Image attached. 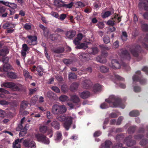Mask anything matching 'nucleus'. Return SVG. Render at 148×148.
Wrapping results in <instances>:
<instances>
[{
    "instance_id": "nucleus-1",
    "label": "nucleus",
    "mask_w": 148,
    "mask_h": 148,
    "mask_svg": "<svg viewBox=\"0 0 148 148\" xmlns=\"http://www.w3.org/2000/svg\"><path fill=\"white\" fill-rule=\"evenodd\" d=\"M105 101L109 103L111 107H119L122 109H124L125 106L119 98L114 95L110 96L108 99H106Z\"/></svg>"
},
{
    "instance_id": "nucleus-2",
    "label": "nucleus",
    "mask_w": 148,
    "mask_h": 148,
    "mask_svg": "<svg viewBox=\"0 0 148 148\" xmlns=\"http://www.w3.org/2000/svg\"><path fill=\"white\" fill-rule=\"evenodd\" d=\"M66 108L64 105L55 104L52 108V112L54 114H62L66 111Z\"/></svg>"
},
{
    "instance_id": "nucleus-3",
    "label": "nucleus",
    "mask_w": 148,
    "mask_h": 148,
    "mask_svg": "<svg viewBox=\"0 0 148 148\" xmlns=\"http://www.w3.org/2000/svg\"><path fill=\"white\" fill-rule=\"evenodd\" d=\"M74 118L71 116H69L66 118V116H64L57 117V119L60 121H63L66 120L64 126L66 130H68L69 128V127L72 123V121Z\"/></svg>"
},
{
    "instance_id": "nucleus-4",
    "label": "nucleus",
    "mask_w": 148,
    "mask_h": 148,
    "mask_svg": "<svg viewBox=\"0 0 148 148\" xmlns=\"http://www.w3.org/2000/svg\"><path fill=\"white\" fill-rule=\"evenodd\" d=\"M2 87L10 88L14 90H19V85L16 84L12 82L3 83L1 84Z\"/></svg>"
},
{
    "instance_id": "nucleus-5",
    "label": "nucleus",
    "mask_w": 148,
    "mask_h": 148,
    "mask_svg": "<svg viewBox=\"0 0 148 148\" xmlns=\"http://www.w3.org/2000/svg\"><path fill=\"white\" fill-rule=\"evenodd\" d=\"M35 136L37 138L38 141L39 142H41L46 144H49V138L43 134H36Z\"/></svg>"
},
{
    "instance_id": "nucleus-6",
    "label": "nucleus",
    "mask_w": 148,
    "mask_h": 148,
    "mask_svg": "<svg viewBox=\"0 0 148 148\" xmlns=\"http://www.w3.org/2000/svg\"><path fill=\"white\" fill-rule=\"evenodd\" d=\"M132 136H129L124 140V143H125L128 147H130L136 143V141L132 140Z\"/></svg>"
},
{
    "instance_id": "nucleus-7",
    "label": "nucleus",
    "mask_w": 148,
    "mask_h": 148,
    "mask_svg": "<svg viewBox=\"0 0 148 148\" xmlns=\"http://www.w3.org/2000/svg\"><path fill=\"white\" fill-rule=\"evenodd\" d=\"M109 66L113 69H119L121 67V65L119 62L115 59H113Z\"/></svg>"
},
{
    "instance_id": "nucleus-8",
    "label": "nucleus",
    "mask_w": 148,
    "mask_h": 148,
    "mask_svg": "<svg viewBox=\"0 0 148 148\" xmlns=\"http://www.w3.org/2000/svg\"><path fill=\"white\" fill-rule=\"evenodd\" d=\"M24 145L28 148H32L35 147V143L33 141H30L28 140H25L23 142Z\"/></svg>"
},
{
    "instance_id": "nucleus-9",
    "label": "nucleus",
    "mask_w": 148,
    "mask_h": 148,
    "mask_svg": "<svg viewBox=\"0 0 148 148\" xmlns=\"http://www.w3.org/2000/svg\"><path fill=\"white\" fill-rule=\"evenodd\" d=\"M92 84L90 81L88 79H86L82 83V86L84 89L89 88Z\"/></svg>"
},
{
    "instance_id": "nucleus-10",
    "label": "nucleus",
    "mask_w": 148,
    "mask_h": 148,
    "mask_svg": "<svg viewBox=\"0 0 148 148\" xmlns=\"http://www.w3.org/2000/svg\"><path fill=\"white\" fill-rule=\"evenodd\" d=\"M27 37L29 39L27 42L29 45H34L36 44L37 38L36 36H28Z\"/></svg>"
},
{
    "instance_id": "nucleus-11",
    "label": "nucleus",
    "mask_w": 148,
    "mask_h": 148,
    "mask_svg": "<svg viewBox=\"0 0 148 148\" xmlns=\"http://www.w3.org/2000/svg\"><path fill=\"white\" fill-rule=\"evenodd\" d=\"M12 69V67L9 64H5L3 65L2 67H0V71L1 72H7L9 70H11Z\"/></svg>"
},
{
    "instance_id": "nucleus-12",
    "label": "nucleus",
    "mask_w": 148,
    "mask_h": 148,
    "mask_svg": "<svg viewBox=\"0 0 148 148\" xmlns=\"http://www.w3.org/2000/svg\"><path fill=\"white\" fill-rule=\"evenodd\" d=\"M140 46L138 45L134 48L132 49L130 51L131 52L134 56L137 57L138 55V51L140 49Z\"/></svg>"
},
{
    "instance_id": "nucleus-13",
    "label": "nucleus",
    "mask_w": 148,
    "mask_h": 148,
    "mask_svg": "<svg viewBox=\"0 0 148 148\" xmlns=\"http://www.w3.org/2000/svg\"><path fill=\"white\" fill-rule=\"evenodd\" d=\"M112 142L109 140H106L104 143H102L101 145V148H110V147L112 144Z\"/></svg>"
},
{
    "instance_id": "nucleus-14",
    "label": "nucleus",
    "mask_w": 148,
    "mask_h": 148,
    "mask_svg": "<svg viewBox=\"0 0 148 148\" xmlns=\"http://www.w3.org/2000/svg\"><path fill=\"white\" fill-rule=\"evenodd\" d=\"M40 27L43 31V34L46 37H48L49 36V30L46 27L42 24L40 25Z\"/></svg>"
},
{
    "instance_id": "nucleus-15",
    "label": "nucleus",
    "mask_w": 148,
    "mask_h": 148,
    "mask_svg": "<svg viewBox=\"0 0 148 148\" xmlns=\"http://www.w3.org/2000/svg\"><path fill=\"white\" fill-rule=\"evenodd\" d=\"M80 59L82 61H88V55L84 53H80L79 56Z\"/></svg>"
},
{
    "instance_id": "nucleus-16",
    "label": "nucleus",
    "mask_w": 148,
    "mask_h": 148,
    "mask_svg": "<svg viewBox=\"0 0 148 148\" xmlns=\"http://www.w3.org/2000/svg\"><path fill=\"white\" fill-rule=\"evenodd\" d=\"M89 43L88 42H85L80 44L77 45H78L75 47L77 49H85L87 47V46Z\"/></svg>"
},
{
    "instance_id": "nucleus-17",
    "label": "nucleus",
    "mask_w": 148,
    "mask_h": 148,
    "mask_svg": "<svg viewBox=\"0 0 148 148\" xmlns=\"http://www.w3.org/2000/svg\"><path fill=\"white\" fill-rule=\"evenodd\" d=\"M88 52L90 54L92 53L93 54L97 53L99 51V50L96 47H95L92 48H88L87 50Z\"/></svg>"
},
{
    "instance_id": "nucleus-18",
    "label": "nucleus",
    "mask_w": 148,
    "mask_h": 148,
    "mask_svg": "<svg viewBox=\"0 0 148 148\" xmlns=\"http://www.w3.org/2000/svg\"><path fill=\"white\" fill-rule=\"evenodd\" d=\"M90 94L89 92L87 91H84L79 94L80 97L84 99L88 97L89 96Z\"/></svg>"
},
{
    "instance_id": "nucleus-19",
    "label": "nucleus",
    "mask_w": 148,
    "mask_h": 148,
    "mask_svg": "<svg viewBox=\"0 0 148 148\" xmlns=\"http://www.w3.org/2000/svg\"><path fill=\"white\" fill-rule=\"evenodd\" d=\"M82 37V34H78L77 37L73 41V42L75 45H77L79 44Z\"/></svg>"
},
{
    "instance_id": "nucleus-20",
    "label": "nucleus",
    "mask_w": 148,
    "mask_h": 148,
    "mask_svg": "<svg viewBox=\"0 0 148 148\" xmlns=\"http://www.w3.org/2000/svg\"><path fill=\"white\" fill-rule=\"evenodd\" d=\"M0 97L2 98H6V96L4 94H8L9 93V92L3 88H0Z\"/></svg>"
},
{
    "instance_id": "nucleus-21",
    "label": "nucleus",
    "mask_w": 148,
    "mask_h": 148,
    "mask_svg": "<svg viewBox=\"0 0 148 148\" xmlns=\"http://www.w3.org/2000/svg\"><path fill=\"white\" fill-rule=\"evenodd\" d=\"M75 34V32L73 31H68L66 34V37L68 38H73Z\"/></svg>"
},
{
    "instance_id": "nucleus-22",
    "label": "nucleus",
    "mask_w": 148,
    "mask_h": 148,
    "mask_svg": "<svg viewBox=\"0 0 148 148\" xmlns=\"http://www.w3.org/2000/svg\"><path fill=\"white\" fill-rule=\"evenodd\" d=\"M28 104V102L26 101H23L21 104L20 108V112L22 111L25 109L27 107Z\"/></svg>"
},
{
    "instance_id": "nucleus-23",
    "label": "nucleus",
    "mask_w": 148,
    "mask_h": 148,
    "mask_svg": "<svg viewBox=\"0 0 148 148\" xmlns=\"http://www.w3.org/2000/svg\"><path fill=\"white\" fill-rule=\"evenodd\" d=\"M9 50L7 48L0 50V56H5L9 53Z\"/></svg>"
},
{
    "instance_id": "nucleus-24",
    "label": "nucleus",
    "mask_w": 148,
    "mask_h": 148,
    "mask_svg": "<svg viewBox=\"0 0 148 148\" xmlns=\"http://www.w3.org/2000/svg\"><path fill=\"white\" fill-rule=\"evenodd\" d=\"M96 60L97 62L102 63H105L106 62V58L102 56L97 57Z\"/></svg>"
},
{
    "instance_id": "nucleus-25",
    "label": "nucleus",
    "mask_w": 148,
    "mask_h": 148,
    "mask_svg": "<svg viewBox=\"0 0 148 148\" xmlns=\"http://www.w3.org/2000/svg\"><path fill=\"white\" fill-rule=\"evenodd\" d=\"M51 121L50 120H48L45 123V125H40V130H47V127H50L49 123Z\"/></svg>"
},
{
    "instance_id": "nucleus-26",
    "label": "nucleus",
    "mask_w": 148,
    "mask_h": 148,
    "mask_svg": "<svg viewBox=\"0 0 148 148\" xmlns=\"http://www.w3.org/2000/svg\"><path fill=\"white\" fill-rule=\"evenodd\" d=\"M23 73L24 76L26 78H29L30 79L32 78V76L29 75V73L27 70L25 69H23Z\"/></svg>"
},
{
    "instance_id": "nucleus-27",
    "label": "nucleus",
    "mask_w": 148,
    "mask_h": 148,
    "mask_svg": "<svg viewBox=\"0 0 148 148\" xmlns=\"http://www.w3.org/2000/svg\"><path fill=\"white\" fill-rule=\"evenodd\" d=\"M71 100L74 103H77L79 101V99L76 95H73L71 97Z\"/></svg>"
},
{
    "instance_id": "nucleus-28",
    "label": "nucleus",
    "mask_w": 148,
    "mask_h": 148,
    "mask_svg": "<svg viewBox=\"0 0 148 148\" xmlns=\"http://www.w3.org/2000/svg\"><path fill=\"white\" fill-rule=\"evenodd\" d=\"M139 114V112L137 110H133L129 113V115L131 116H136Z\"/></svg>"
},
{
    "instance_id": "nucleus-29",
    "label": "nucleus",
    "mask_w": 148,
    "mask_h": 148,
    "mask_svg": "<svg viewBox=\"0 0 148 148\" xmlns=\"http://www.w3.org/2000/svg\"><path fill=\"white\" fill-rule=\"evenodd\" d=\"M64 2L60 0H56L54 1V4L58 7L62 6Z\"/></svg>"
},
{
    "instance_id": "nucleus-30",
    "label": "nucleus",
    "mask_w": 148,
    "mask_h": 148,
    "mask_svg": "<svg viewBox=\"0 0 148 148\" xmlns=\"http://www.w3.org/2000/svg\"><path fill=\"white\" fill-rule=\"evenodd\" d=\"M62 135L61 132L58 131L56 133V138L55 140L60 141L62 139Z\"/></svg>"
},
{
    "instance_id": "nucleus-31",
    "label": "nucleus",
    "mask_w": 148,
    "mask_h": 148,
    "mask_svg": "<svg viewBox=\"0 0 148 148\" xmlns=\"http://www.w3.org/2000/svg\"><path fill=\"white\" fill-rule=\"evenodd\" d=\"M100 70L101 72L106 73L109 71V69L105 66H102L100 67Z\"/></svg>"
},
{
    "instance_id": "nucleus-32",
    "label": "nucleus",
    "mask_w": 148,
    "mask_h": 148,
    "mask_svg": "<svg viewBox=\"0 0 148 148\" xmlns=\"http://www.w3.org/2000/svg\"><path fill=\"white\" fill-rule=\"evenodd\" d=\"M59 99L60 101L64 102L69 100V99L67 96L62 95L59 97Z\"/></svg>"
},
{
    "instance_id": "nucleus-33",
    "label": "nucleus",
    "mask_w": 148,
    "mask_h": 148,
    "mask_svg": "<svg viewBox=\"0 0 148 148\" xmlns=\"http://www.w3.org/2000/svg\"><path fill=\"white\" fill-rule=\"evenodd\" d=\"M37 71L38 72L39 75L42 76L43 75V69L40 66H37L36 69Z\"/></svg>"
},
{
    "instance_id": "nucleus-34",
    "label": "nucleus",
    "mask_w": 148,
    "mask_h": 148,
    "mask_svg": "<svg viewBox=\"0 0 148 148\" xmlns=\"http://www.w3.org/2000/svg\"><path fill=\"white\" fill-rule=\"evenodd\" d=\"M122 55L124 56L125 58L127 59H129L130 58V56L129 53L126 50H124L122 52Z\"/></svg>"
},
{
    "instance_id": "nucleus-35",
    "label": "nucleus",
    "mask_w": 148,
    "mask_h": 148,
    "mask_svg": "<svg viewBox=\"0 0 148 148\" xmlns=\"http://www.w3.org/2000/svg\"><path fill=\"white\" fill-rule=\"evenodd\" d=\"M15 25L14 24L7 23L4 24L3 26V27L4 29H5L9 27H10L11 28H13L15 27Z\"/></svg>"
},
{
    "instance_id": "nucleus-36",
    "label": "nucleus",
    "mask_w": 148,
    "mask_h": 148,
    "mask_svg": "<svg viewBox=\"0 0 148 148\" xmlns=\"http://www.w3.org/2000/svg\"><path fill=\"white\" fill-rule=\"evenodd\" d=\"M7 75L8 77L12 79H15L16 78V74L12 72L8 73Z\"/></svg>"
},
{
    "instance_id": "nucleus-37",
    "label": "nucleus",
    "mask_w": 148,
    "mask_h": 148,
    "mask_svg": "<svg viewBox=\"0 0 148 148\" xmlns=\"http://www.w3.org/2000/svg\"><path fill=\"white\" fill-rule=\"evenodd\" d=\"M124 138L123 135L120 134L117 135L116 137V140L118 141H121Z\"/></svg>"
},
{
    "instance_id": "nucleus-38",
    "label": "nucleus",
    "mask_w": 148,
    "mask_h": 148,
    "mask_svg": "<svg viewBox=\"0 0 148 148\" xmlns=\"http://www.w3.org/2000/svg\"><path fill=\"white\" fill-rule=\"evenodd\" d=\"M51 125L54 127V129H59V124L56 121H54L53 122L51 123Z\"/></svg>"
},
{
    "instance_id": "nucleus-39",
    "label": "nucleus",
    "mask_w": 148,
    "mask_h": 148,
    "mask_svg": "<svg viewBox=\"0 0 148 148\" xmlns=\"http://www.w3.org/2000/svg\"><path fill=\"white\" fill-rule=\"evenodd\" d=\"M101 86L99 84H96L93 87V90L95 92L99 90L101 88Z\"/></svg>"
},
{
    "instance_id": "nucleus-40",
    "label": "nucleus",
    "mask_w": 148,
    "mask_h": 148,
    "mask_svg": "<svg viewBox=\"0 0 148 148\" xmlns=\"http://www.w3.org/2000/svg\"><path fill=\"white\" fill-rule=\"evenodd\" d=\"M78 86V84L77 83H74L72 84L70 87L71 90H74L76 89Z\"/></svg>"
},
{
    "instance_id": "nucleus-41",
    "label": "nucleus",
    "mask_w": 148,
    "mask_h": 148,
    "mask_svg": "<svg viewBox=\"0 0 148 148\" xmlns=\"http://www.w3.org/2000/svg\"><path fill=\"white\" fill-rule=\"evenodd\" d=\"M122 146V144L120 143H115L112 147V148H121Z\"/></svg>"
},
{
    "instance_id": "nucleus-42",
    "label": "nucleus",
    "mask_w": 148,
    "mask_h": 148,
    "mask_svg": "<svg viewBox=\"0 0 148 148\" xmlns=\"http://www.w3.org/2000/svg\"><path fill=\"white\" fill-rule=\"evenodd\" d=\"M136 73V75H134L133 77V82H134L138 80V76L137 75H140L141 73L139 71H137Z\"/></svg>"
},
{
    "instance_id": "nucleus-43",
    "label": "nucleus",
    "mask_w": 148,
    "mask_h": 148,
    "mask_svg": "<svg viewBox=\"0 0 148 148\" xmlns=\"http://www.w3.org/2000/svg\"><path fill=\"white\" fill-rule=\"evenodd\" d=\"M148 141V140L147 139H143L140 142V144L142 146L145 145L147 144Z\"/></svg>"
},
{
    "instance_id": "nucleus-44",
    "label": "nucleus",
    "mask_w": 148,
    "mask_h": 148,
    "mask_svg": "<svg viewBox=\"0 0 148 148\" xmlns=\"http://www.w3.org/2000/svg\"><path fill=\"white\" fill-rule=\"evenodd\" d=\"M73 4V2H71L70 3L68 4H65L64 2L62 6L65 7L66 8H70L72 7Z\"/></svg>"
},
{
    "instance_id": "nucleus-45",
    "label": "nucleus",
    "mask_w": 148,
    "mask_h": 148,
    "mask_svg": "<svg viewBox=\"0 0 148 148\" xmlns=\"http://www.w3.org/2000/svg\"><path fill=\"white\" fill-rule=\"evenodd\" d=\"M69 80H71L77 78V76L74 73H70L69 74Z\"/></svg>"
},
{
    "instance_id": "nucleus-46",
    "label": "nucleus",
    "mask_w": 148,
    "mask_h": 148,
    "mask_svg": "<svg viewBox=\"0 0 148 148\" xmlns=\"http://www.w3.org/2000/svg\"><path fill=\"white\" fill-rule=\"evenodd\" d=\"M64 51V49L62 47L57 48L56 50L53 51L55 53H60L63 52Z\"/></svg>"
},
{
    "instance_id": "nucleus-47",
    "label": "nucleus",
    "mask_w": 148,
    "mask_h": 148,
    "mask_svg": "<svg viewBox=\"0 0 148 148\" xmlns=\"http://www.w3.org/2000/svg\"><path fill=\"white\" fill-rule=\"evenodd\" d=\"M54 93L51 91H48L46 95L47 96L51 99L52 98L54 95Z\"/></svg>"
},
{
    "instance_id": "nucleus-48",
    "label": "nucleus",
    "mask_w": 148,
    "mask_h": 148,
    "mask_svg": "<svg viewBox=\"0 0 148 148\" xmlns=\"http://www.w3.org/2000/svg\"><path fill=\"white\" fill-rule=\"evenodd\" d=\"M76 5H77V7L79 8H82L84 7L85 5L84 3L80 1H78L75 3Z\"/></svg>"
},
{
    "instance_id": "nucleus-49",
    "label": "nucleus",
    "mask_w": 148,
    "mask_h": 148,
    "mask_svg": "<svg viewBox=\"0 0 148 148\" xmlns=\"http://www.w3.org/2000/svg\"><path fill=\"white\" fill-rule=\"evenodd\" d=\"M123 119V117L122 116H120L118 119L117 120V121H116V125H120Z\"/></svg>"
},
{
    "instance_id": "nucleus-50",
    "label": "nucleus",
    "mask_w": 148,
    "mask_h": 148,
    "mask_svg": "<svg viewBox=\"0 0 148 148\" xmlns=\"http://www.w3.org/2000/svg\"><path fill=\"white\" fill-rule=\"evenodd\" d=\"M111 14V12L110 11H107L105 12L102 15L103 18H106L109 16Z\"/></svg>"
},
{
    "instance_id": "nucleus-51",
    "label": "nucleus",
    "mask_w": 148,
    "mask_h": 148,
    "mask_svg": "<svg viewBox=\"0 0 148 148\" xmlns=\"http://www.w3.org/2000/svg\"><path fill=\"white\" fill-rule=\"evenodd\" d=\"M127 35L126 32H122V36L121 38L123 40L125 41L127 39Z\"/></svg>"
},
{
    "instance_id": "nucleus-52",
    "label": "nucleus",
    "mask_w": 148,
    "mask_h": 148,
    "mask_svg": "<svg viewBox=\"0 0 148 148\" xmlns=\"http://www.w3.org/2000/svg\"><path fill=\"white\" fill-rule=\"evenodd\" d=\"M143 134H138L134 136V138L136 139H140L144 136Z\"/></svg>"
},
{
    "instance_id": "nucleus-53",
    "label": "nucleus",
    "mask_w": 148,
    "mask_h": 148,
    "mask_svg": "<svg viewBox=\"0 0 148 148\" xmlns=\"http://www.w3.org/2000/svg\"><path fill=\"white\" fill-rule=\"evenodd\" d=\"M141 28L144 31H148V25L146 24H142L141 25Z\"/></svg>"
},
{
    "instance_id": "nucleus-54",
    "label": "nucleus",
    "mask_w": 148,
    "mask_h": 148,
    "mask_svg": "<svg viewBox=\"0 0 148 148\" xmlns=\"http://www.w3.org/2000/svg\"><path fill=\"white\" fill-rule=\"evenodd\" d=\"M100 107L102 109H105L108 107V105L106 103H103L100 105Z\"/></svg>"
},
{
    "instance_id": "nucleus-55",
    "label": "nucleus",
    "mask_w": 148,
    "mask_h": 148,
    "mask_svg": "<svg viewBox=\"0 0 148 148\" xmlns=\"http://www.w3.org/2000/svg\"><path fill=\"white\" fill-rule=\"evenodd\" d=\"M55 92L59 93L60 92L59 89L56 86H53L51 88Z\"/></svg>"
},
{
    "instance_id": "nucleus-56",
    "label": "nucleus",
    "mask_w": 148,
    "mask_h": 148,
    "mask_svg": "<svg viewBox=\"0 0 148 148\" xmlns=\"http://www.w3.org/2000/svg\"><path fill=\"white\" fill-rule=\"evenodd\" d=\"M8 7L12 8L14 9L16 8L17 5L16 4L14 3H10V4L9 5Z\"/></svg>"
},
{
    "instance_id": "nucleus-57",
    "label": "nucleus",
    "mask_w": 148,
    "mask_h": 148,
    "mask_svg": "<svg viewBox=\"0 0 148 148\" xmlns=\"http://www.w3.org/2000/svg\"><path fill=\"white\" fill-rule=\"evenodd\" d=\"M103 40L104 42L106 44L108 43L110 41L109 38L108 36H105Z\"/></svg>"
},
{
    "instance_id": "nucleus-58",
    "label": "nucleus",
    "mask_w": 148,
    "mask_h": 148,
    "mask_svg": "<svg viewBox=\"0 0 148 148\" xmlns=\"http://www.w3.org/2000/svg\"><path fill=\"white\" fill-rule=\"evenodd\" d=\"M119 115L114 112H112L109 114V117L111 118H114L117 117Z\"/></svg>"
},
{
    "instance_id": "nucleus-59",
    "label": "nucleus",
    "mask_w": 148,
    "mask_h": 148,
    "mask_svg": "<svg viewBox=\"0 0 148 148\" xmlns=\"http://www.w3.org/2000/svg\"><path fill=\"white\" fill-rule=\"evenodd\" d=\"M29 49V48L27 47V45L25 44H23L22 45V50L27 51Z\"/></svg>"
},
{
    "instance_id": "nucleus-60",
    "label": "nucleus",
    "mask_w": 148,
    "mask_h": 148,
    "mask_svg": "<svg viewBox=\"0 0 148 148\" xmlns=\"http://www.w3.org/2000/svg\"><path fill=\"white\" fill-rule=\"evenodd\" d=\"M8 104V102L6 101L1 100H0V104L2 105H6Z\"/></svg>"
},
{
    "instance_id": "nucleus-61",
    "label": "nucleus",
    "mask_w": 148,
    "mask_h": 148,
    "mask_svg": "<svg viewBox=\"0 0 148 148\" xmlns=\"http://www.w3.org/2000/svg\"><path fill=\"white\" fill-rule=\"evenodd\" d=\"M97 25L99 28L102 29L104 27V25L102 22H99L98 23Z\"/></svg>"
},
{
    "instance_id": "nucleus-62",
    "label": "nucleus",
    "mask_w": 148,
    "mask_h": 148,
    "mask_svg": "<svg viewBox=\"0 0 148 148\" xmlns=\"http://www.w3.org/2000/svg\"><path fill=\"white\" fill-rule=\"evenodd\" d=\"M22 131H21L19 134V136H23L25 135L27 132V130H22Z\"/></svg>"
},
{
    "instance_id": "nucleus-63",
    "label": "nucleus",
    "mask_w": 148,
    "mask_h": 148,
    "mask_svg": "<svg viewBox=\"0 0 148 148\" xmlns=\"http://www.w3.org/2000/svg\"><path fill=\"white\" fill-rule=\"evenodd\" d=\"M66 15L65 14H61L59 17V19L61 20H64L66 17Z\"/></svg>"
},
{
    "instance_id": "nucleus-64",
    "label": "nucleus",
    "mask_w": 148,
    "mask_h": 148,
    "mask_svg": "<svg viewBox=\"0 0 148 148\" xmlns=\"http://www.w3.org/2000/svg\"><path fill=\"white\" fill-rule=\"evenodd\" d=\"M24 27L26 29H29L31 28V26L29 24L26 23L24 25Z\"/></svg>"
}]
</instances>
